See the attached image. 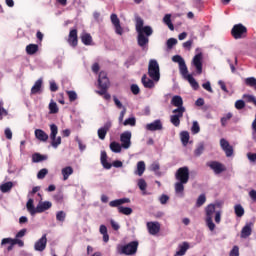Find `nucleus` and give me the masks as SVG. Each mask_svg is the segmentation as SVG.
<instances>
[{
    "label": "nucleus",
    "mask_w": 256,
    "mask_h": 256,
    "mask_svg": "<svg viewBox=\"0 0 256 256\" xmlns=\"http://www.w3.org/2000/svg\"><path fill=\"white\" fill-rule=\"evenodd\" d=\"M135 29L138 33L137 43L139 47L145 49L149 45V37L153 35V28L151 26H145V21L141 17H136Z\"/></svg>",
    "instance_id": "1"
},
{
    "label": "nucleus",
    "mask_w": 256,
    "mask_h": 256,
    "mask_svg": "<svg viewBox=\"0 0 256 256\" xmlns=\"http://www.w3.org/2000/svg\"><path fill=\"white\" fill-rule=\"evenodd\" d=\"M175 179L178 180L174 184L175 193L178 197L185 195V185L189 183V167H180L175 173Z\"/></svg>",
    "instance_id": "2"
},
{
    "label": "nucleus",
    "mask_w": 256,
    "mask_h": 256,
    "mask_svg": "<svg viewBox=\"0 0 256 256\" xmlns=\"http://www.w3.org/2000/svg\"><path fill=\"white\" fill-rule=\"evenodd\" d=\"M215 204H209L206 207V225L210 231H215V223H221V210H216ZM213 215H215V223H213Z\"/></svg>",
    "instance_id": "3"
},
{
    "label": "nucleus",
    "mask_w": 256,
    "mask_h": 256,
    "mask_svg": "<svg viewBox=\"0 0 256 256\" xmlns=\"http://www.w3.org/2000/svg\"><path fill=\"white\" fill-rule=\"evenodd\" d=\"M148 75L152 81L159 83L161 79V70L159 68V63L157 60H150L148 64Z\"/></svg>",
    "instance_id": "4"
},
{
    "label": "nucleus",
    "mask_w": 256,
    "mask_h": 256,
    "mask_svg": "<svg viewBox=\"0 0 256 256\" xmlns=\"http://www.w3.org/2000/svg\"><path fill=\"white\" fill-rule=\"evenodd\" d=\"M139 247V242L132 241L126 245L118 246L117 251L120 255H135Z\"/></svg>",
    "instance_id": "5"
},
{
    "label": "nucleus",
    "mask_w": 256,
    "mask_h": 256,
    "mask_svg": "<svg viewBox=\"0 0 256 256\" xmlns=\"http://www.w3.org/2000/svg\"><path fill=\"white\" fill-rule=\"evenodd\" d=\"M98 85L101 90H97L98 95H105L107 89H109V77H107V72L101 71L98 76Z\"/></svg>",
    "instance_id": "6"
},
{
    "label": "nucleus",
    "mask_w": 256,
    "mask_h": 256,
    "mask_svg": "<svg viewBox=\"0 0 256 256\" xmlns=\"http://www.w3.org/2000/svg\"><path fill=\"white\" fill-rule=\"evenodd\" d=\"M50 139L52 140V147L57 149L61 145V136L57 137V133H59V128L55 124L50 125Z\"/></svg>",
    "instance_id": "7"
},
{
    "label": "nucleus",
    "mask_w": 256,
    "mask_h": 256,
    "mask_svg": "<svg viewBox=\"0 0 256 256\" xmlns=\"http://www.w3.org/2000/svg\"><path fill=\"white\" fill-rule=\"evenodd\" d=\"M192 67L196 71V75H201L203 73V54H196L192 59Z\"/></svg>",
    "instance_id": "8"
},
{
    "label": "nucleus",
    "mask_w": 256,
    "mask_h": 256,
    "mask_svg": "<svg viewBox=\"0 0 256 256\" xmlns=\"http://www.w3.org/2000/svg\"><path fill=\"white\" fill-rule=\"evenodd\" d=\"M207 167H210L212 171H214L215 175H221L224 171H227V168L223 165V163L219 161H210L207 162Z\"/></svg>",
    "instance_id": "9"
},
{
    "label": "nucleus",
    "mask_w": 256,
    "mask_h": 256,
    "mask_svg": "<svg viewBox=\"0 0 256 256\" xmlns=\"http://www.w3.org/2000/svg\"><path fill=\"white\" fill-rule=\"evenodd\" d=\"M131 131H125L120 135V142L122 145V149H131Z\"/></svg>",
    "instance_id": "10"
},
{
    "label": "nucleus",
    "mask_w": 256,
    "mask_h": 256,
    "mask_svg": "<svg viewBox=\"0 0 256 256\" xmlns=\"http://www.w3.org/2000/svg\"><path fill=\"white\" fill-rule=\"evenodd\" d=\"M172 113L174 114L170 116V122L172 123V125H174V127H179V125H181V118L183 117V114L185 112H183V109H182V110H173Z\"/></svg>",
    "instance_id": "11"
},
{
    "label": "nucleus",
    "mask_w": 256,
    "mask_h": 256,
    "mask_svg": "<svg viewBox=\"0 0 256 256\" xmlns=\"http://www.w3.org/2000/svg\"><path fill=\"white\" fill-rule=\"evenodd\" d=\"M110 20L112 25L114 26L115 33L117 35H123V27H121V20H119L117 14H111Z\"/></svg>",
    "instance_id": "12"
},
{
    "label": "nucleus",
    "mask_w": 256,
    "mask_h": 256,
    "mask_svg": "<svg viewBox=\"0 0 256 256\" xmlns=\"http://www.w3.org/2000/svg\"><path fill=\"white\" fill-rule=\"evenodd\" d=\"M243 33H247V28L242 24H236L232 28V35L234 39H241V37H243Z\"/></svg>",
    "instance_id": "13"
},
{
    "label": "nucleus",
    "mask_w": 256,
    "mask_h": 256,
    "mask_svg": "<svg viewBox=\"0 0 256 256\" xmlns=\"http://www.w3.org/2000/svg\"><path fill=\"white\" fill-rule=\"evenodd\" d=\"M220 147L224 151L226 157L233 156V146L229 145V141L225 138L220 139Z\"/></svg>",
    "instance_id": "14"
},
{
    "label": "nucleus",
    "mask_w": 256,
    "mask_h": 256,
    "mask_svg": "<svg viewBox=\"0 0 256 256\" xmlns=\"http://www.w3.org/2000/svg\"><path fill=\"white\" fill-rule=\"evenodd\" d=\"M253 225V222H247L244 225L240 233L241 239H247L248 237H251V234L253 233Z\"/></svg>",
    "instance_id": "15"
},
{
    "label": "nucleus",
    "mask_w": 256,
    "mask_h": 256,
    "mask_svg": "<svg viewBox=\"0 0 256 256\" xmlns=\"http://www.w3.org/2000/svg\"><path fill=\"white\" fill-rule=\"evenodd\" d=\"M171 105H173L174 107H177L176 109H174V111H181V110H183V112L186 111L185 106H183V98L179 95L172 97Z\"/></svg>",
    "instance_id": "16"
},
{
    "label": "nucleus",
    "mask_w": 256,
    "mask_h": 256,
    "mask_svg": "<svg viewBox=\"0 0 256 256\" xmlns=\"http://www.w3.org/2000/svg\"><path fill=\"white\" fill-rule=\"evenodd\" d=\"M146 227H147L148 233L150 235H157V233H159V231H161V224L157 221L147 222Z\"/></svg>",
    "instance_id": "17"
},
{
    "label": "nucleus",
    "mask_w": 256,
    "mask_h": 256,
    "mask_svg": "<svg viewBox=\"0 0 256 256\" xmlns=\"http://www.w3.org/2000/svg\"><path fill=\"white\" fill-rule=\"evenodd\" d=\"M47 248V234H44L38 241L34 244V249L36 251L43 252Z\"/></svg>",
    "instance_id": "18"
},
{
    "label": "nucleus",
    "mask_w": 256,
    "mask_h": 256,
    "mask_svg": "<svg viewBox=\"0 0 256 256\" xmlns=\"http://www.w3.org/2000/svg\"><path fill=\"white\" fill-rule=\"evenodd\" d=\"M146 131H162L163 130V123L161 120H155L145 126Z\"/></svg>",
    "instance_id": "19"
},
{
    "label": "nucleus",
    "mask_w": 256,
    "mask_h": 256,
    "mask_svg": "<svg viewBox=\"0 0 256 256\" xmlns=\"http://www.w3.org/2000/svg\"><path fill=\"white\" fill-rule=\"evenodd\" d=\"M112 123L111 121H108L104 124L103 127L98 129V137L101 139V141H104L105 137H107V133L109 132V129H111Z\"/></svg>",
    "instance_id": "20"
},
{
    "label": "nucleus",
    "mask_w": 256,
    "mask_h": 256,
    "mask_svg": "<svg viewBox=\"0 0 256 256\" xmlns=\"http://www.w3.org/2000/svg\"><path fill=\"white\" fill-rule=\"evenodd\" d=\"M7 243H12V245H18V247H23L25 245V243L23 242V240L19 239V238H4L1 241V245H7Z\"/></svg>",
    "instance_id": "21"
},
{
    "label": "nucleus",
    "mask_w": 256,
    "mask_h": 256,
    "mask_svg": "<svg viewBox=\"0 0 256 256\" xmlns=\"http://www.w3.org/2000/svg\"><path fill=\"white\" fill-rule=\"evenodd\" d=\"M68 43L71 47H77V43H78L77 29H73L69 32Z\"/></svg>",
    "instance_id": "22"
},
{
    "label": "nucleus",
    "mask_w": 256,
    "mask_h": 256,
    "mask_svg": "<svg viewBox=\"0 0 256 256\" xmlns=\"http://www.w3.org/2000/svg\"><path fill=\"white\" fill-rule=\"evenodd\" d=\"M53 207V204L49 201H40L37 205V213H44V211H47Z\"/></svg>",
    "instance_id": "23"
},
{
    "label": "nucleus",
    "mask_w": 256,
    "mask_h": 256,
    "mask_svg": "<svg viewBox=\"0 0 256 256\" xmlns=\"http://www.w3.org/2000/svg\"><path fill=\"white\" fill-rule=\"evenodd\" d=\"M125 203H131V199L129 198H120L116 200H112L109 202L111 207H121V205H125Z\"/></svg>",
    "instance_id": "24"
},
{
    "label": "nucleus",
    "mask_w": 256,
    "mask_h": 256,
    "mask_svg": "<svg viewBox=\"0 0 256 256\" xmlns=\"http://www.w3.org/2000/svg\"><path fill=\"white\" fill-rule=\"evenodd\" d=\"M141 81L146 89H153V87H155V81L153 79L148 78L147 74H144L142 76Z\"/></svg>",
    "instance_id": "25"
},
{
    "label": "nucleus",
    "mask_w": 256,
    "mask_h": 256,
    "mask_svg": "<svg viewBox=\"0 0 256 256\" xmlns=\"http://www.w3.org/2000/svg\"><path fill=\"white\" fill-rule=\"evenodd\" d=\"M34 133H35V137H36V139H38V141L45 142L49 139V135L42 129H36Z\"/></svg>",
    "instance_id": "26"
},
{
    "label": "nucleus",
    "mask_w": 256,
    "mask_h": 256,
    "mask_svg": "<svg viewBox=\"0 0 256 256\" xmlns=\"http://www.w3.org/2000/svg\"><path fill=\"white\" fill-rule=\"evenodd\" d=\"M145 162L139 161L136 165V170L134 171V175H138V177H143V173H145Z\"/></svg>",
    "instance_id": "27"
},
{
    "label": "nucleus",
    "mask_w": 256,
    "mask_h": 256,
    "mask_svg": "<svg viewBox=\"0 0 256 256\" xmlns=\"http://www.w3.org/2000/svg\"><path fill=\"white\" fill-rule=\"evenodd\" d=\"M178 251L176 252V256H184L187 251H189V242H183L182 244H179Z\"/></svg>",
    "instance_id": "28"
},
{
    "label": "nucleus",
    "mask_w": 256,
    "mask_h": 256,
    "mask_svg": "<svg viewBox=\"0 0 256 256\" xmlns=\"http://www.w3.org/2000/svg\"><path fill=\"white\" fill-rule=\"evenodd\" d=\"M72 173H73V167H71V166L64 167L61 170V174L63 176V181H67V179H69V177H71Z\"/></svg>",
    "instance_id": "29"
},
{
    "label": "nucleus",
    "mask_w": 256,
    "mask_h": 256,
    "mask_svg": "<svg viewBox=\"0 0 256 256\" xmlns=\"http://www.w3.org/2000/svg\"><path fill=\"white\" fill-rule=\"evenodd\" d=\"M27 211L30 213V215H35L37 213V206L35 208V205H33V199H29L26 203Z\"/></svg>",
    "instance_id": "30"
},
{
    "label": "nucleus",
    "mask_w": 256,
    "mask_h": 256,
    "mask_svg": "<svg viewBox=\"0 0 256 256\" xmlns=\"http://www.w3.org/2000/svg\"><path fill=\"white\" fill-rule=\"evenodd\" d=\"M123 146L118 142H111L110 143V150L112 153H121Z\"/></svg>",
    "instance_id": "31"
},
{
    "label": "nucleus",
    "mask_w": 256,
    "mask_h": 256,
    "mask_svg": "<svg viewBox=\"0 0 256 256\" xmlns=\"http://www.w3.org/2000/svg\"><path fill=\"white\" fill-rule=\"evenodd\" d=\"M37 51H39V46L37 44H29L26 46V53L28 55H35Z\"/></svg>",
    "instance_id": "32"
},
{
    "label": "nucleus",
    "mask_w": 256,
    "mask_h": 256,
    "mask_svg": "<svg viewBox=\"0 0 256 256\" xmlns=\"http://www.w3.org/2000/svg\"><path fill=\"white\" fill-rule=\"evenodd\" d=\"M163 23L167 25V27L170 29V31H175V26H173V23L171 22V14H166L163 18Z\"/></svg>",
    "instance_id": "33"
},
{
    "label": "nucleus",
    "mask_w": 256,
    "mask_h": 256,
    "mask_svg": "<svg viewBox=\"0 0 256 256\" xmlns=\"http://www.w3.org/2000/svg\"><path fill=\"white\" fill-rule=\"evenodd\" d=\"M179 71L183 79H186L187 77H189V75H191V74H188L189 70L187 69V64H185V62L179 65Z\"/></svg>",
    "instance_id": "34"
},
{
    "label": "nucleus",
    "mask_w": 256,
    "mask_h": 256,
    "mask_svg": "<svg viewBox=\"0 0 256 256\" xmlns=\"http://www.w3.org/2000/svg\"><path fill=\"white\" fill-rule=\"evenodd\" d=\"M43 85V80L42 79H38L35 84L33 85L32 89H31V93L33 95H35V93H39V91H41V86Z\"/></svg>",
    "instance_id": "35"
},
{
    "label": "nucleus",
    "mask_w": 256,
    "mask_h": 256,
    "mask_svg": "<svg viewBox=\"0 0 256 256\" xmlns=\"http://www.w3.org/2000/svg\"><path fill=\"white\" fill-rule=\"evenodd\" d=\"M203 151H205V143L200 142L194 151V155L196 157H201V155H203Z\"/></svg>",
    "instance_id": "36"
},
{
    "label": "nucleus",
    "mask_w": 256,
    "mask_h": 256,
    "mask_svg": "<svg viewBox=\"0 0 256 256\" xmlns=\"http://www.w3.org/2000/svg\"><path fill=\"white\" fill-rule=\"evenodd\" d=\"M235 215L238 217H243L245 215V208L241 204H236L234 206Z\"/></svg>",
    "instance_id": "37"
},
{
    "label": "nucleus",
    "mask_w": 256,
    "mask_h": 256,
    "mask_svg": "<svg viewBox=\"0 0 256 256\" xmlns=\"http://www.w3.org/2000/svg\"><path fill=\"white\" fill-rule=\"evenodd\" d=\"M81 41L84 45H91L93 38L91 37V34L84 33L81 35Z\"/></svg>",
    "instance_id": "38"
},
{
    "label": "nucleus",
    "mask_w": 256,
    "mask_h": 256,
    "mask_svg": "<svg viewBox=\"0 0 256 256\" xmlns=\"http://www.w3.org/2000/svg\"><path fill=\"white\" fill-rule=\"evenodd\" d=\"M13 189V182H6L0 186V190L2 193H9Z\"/></svg>",
    "instance_id": "39"
},
{
    "label": "nucleus",
    "mask_w": 256,
    "mask_h": 256,
    "mask_svg": "<svg viewBox=\"0 0 256 256\" xmlns=\"http://www.w3.org/2000/svg\"><path fill=\"white\" fill-rule=\"evenodd\" d=\"M186 81H188L191 85V87H193V89L197 90L199 89V83H197V80H195V78H193V75H188L187 78H185Z\"/></svg>",
    "instance_id": "40"
},
{
    "label": "nucleus",
    "mask_w": 256,
    "mask_h": 256,
    "mask_svg": "<svg viewBox=\"0 0 256 256\" xmlns=\"http://www.w3.org/2000/svg\"><path fill=\"white\" fill-rule=\"evenodd\" d=\"M180 139H181V142L184 145V147H186V145L189 143V132L182 131L180 133Z\"/></svg>",
    "instance_id": "41"
},
{
    "label": "nucleus",
    "mask_w": 256,
    "mask_h": 256,
    "mask_svg": "<svg viewBox=\"0 0 256 256\" xmlns=\"http://www.w3.org/2000/svg\"><path fill=\"white\" fill-rule=\"evenodd\" d=\"M49 111L50 114L59 113V107L57 106V102L51 100V102L49 103Z\"/></svg>",
    "instance_id": "42"
},
{
    "label": "nucleus",
    "mask_w": 256,
    "mask_h": 256,
    "mask_svg": "<svg viewBox=\"0 0 256 256\" xmlns=\"http://www.w3.org/2000/svg\"><path fill=\"white\" fill-rule=\"evenodd\" d=\"M123 125L125 127L130 126V127H135V125H137V119H135V117H130L127 118L124 122Z\"/></svg>",
    "instance_id": "43"
},
{
    "label": "nucleus",
    "mask_w": 256,
    "mask_h": 256,
    "mask_svg": "<svg viewBox=\"0 0 256 256\" xmlns=\"http://www.w3.org/2000/svg\"><path fill=\"white\" fill-rule=\"evenodd\" d=\"M137 185L140 191H143V193L145 194V191H147V182L145 181V179L143 178L138 179Z\"/></svg>",
    "instance_id": "44"
},
{
    "label": "nucleus",
    "mask_w": 256,
    "mask_h": 256,
    "mask_svg": "<svg viewBox=\"0 0 256 256\" xmlns=\"http://www.w3.org/2000/svg\"><path fill=\"white\" fill-rule=\"evenodd\" d=\"M245 85L248 87H253L256 90V78L255 77H248L245 79Z\"/></svg>",
    "instance_id": "45"
},
{
    "label": "nucleus",
    "mask_w": 256,
    "mask_h": 256,
    "mask_svg": "<svg viewBox=\"0 0 256 256\" xmlns=\"http://www.w3.org/2000/svg\"><path fill=\"white\" fill-rule=\"evenodd\" d=\"M118 212L122 213V215H131L133 213V209L129 207H118Z\"/></svg>",
    "instance_id": "46"
},
{
    "label": "nucleus",
    "mask_w": 256,
    "mask_h": 256,
    "mask_svg": "<svg viewBox=\"0 0 256 256\" xmlns=\"http://www.w3.org/2000/svg\"><path fill=\"white\" fill-rule=\"evenodd\" d=\"M45 159H47L46 156L37 153L32 156L33 163H40V161H45Z\"/></svg>",
    "instance_id": "47"
},
{
    "label": "nucleus",
    "mask_w": 256,
    "mask_h": 256,
    "mask_svg": "<svg viewBox=\"0 0 256 256\" xmlns=\"http://www.w3.org/2000/svg\"><path fill=\"white\" fill-rule=\"evenodd\" d=\"M66 217H67V213H65V211H58L56 213V219L61 223L65 221Z\"/></svg>",
    "instance_id": "48"
},
{
    "label": "nucleus",
    "mask_w": 256,
    "mask_h": 256,
    "mask_svg": "<svg viewBox=\"0 0 256 256\" xmlns=\"http://www.w3.org/2000/svg\"><path fill=\"white\" fill-rule=\"evenodd\" d=\"M191 131H192L193 135H197V133H199V131H201V127L199 126V122L193 121Z\"/></svg>",
    "instance_id": "49"
},
{
    "label": "nucleus",
    "mask_w": 256,
    "mask_h": 256,
    "mask_svg": "<svg viewBox=\"0 0 256 256\" xmlns=\"http://www.w3.org/2000/svg\"><path fill=\"white\" fill-rule=\"evenodd\" d=\"M68 97H69V101L73 102V101H77V92L70 90V91H66Z\"/></svg>",
    "instance_id": "50"
},
{
    "label": "nucleus",
    "mask_w": 256,
    "mask_h": 256,
    "mask_svg": "<svg viewBox=\"0 0 256 256\" xmlns=\"http://www.w3.org/2000/svg\"><path fill=\"white\" fill-rule=\"evenodd\" d=\"M172 61L174 63H178V65H183L185 63V59H183V57H181L180 55L173 56Z\"/></svg>",
    "instance_id": "51"
},
{
    "label": "nucleus",
    "mask_w": 256,
    "mask_h": 256,
    "mask_svg": "<svg viewBox=\"0 0 256 256\" xmlns=\"http://www.w3.org/2000/svg\"><path fill=\"white\" fill-rule=\"evenodd\" d=\"M206 201H207V198L205 197V194H201V195L198 197L197 201H196V205H197L198 207H201Z\"/></svg>",
    "instance_id": "52"
},
{
    "label": "nucleus",
    "mask_w": 256,
    "mask_h": 256,
    "mask_svg": "<svg viewBox=\"0 0 256 256\" xmlns=\"http://www.w3.org/2000/svg\"><path fill=\"white\" fill-rule=\"evenodd\" d=\"M176 44H177V39L175 38H169L166 42L168 49H173V47H175Z\"/></svg>",
    "instance_id": "53"
},
{
    "label": "nucleus",
    "mask_w": 256,
    "mask_h": 256,
    "mask_svg": "<svg viewBox=\"0 0 256 256\" xmlns=\"http://www.w3.org/2000/svg\"><path fill=\"white\" fill-rule=\"evenodd\" d=\"M47 173H49V170H47L46 168L41 169L37 174V179H45Z\"/></svg>",
    "instance_id": "54"
},
{
    "label": "nucleus",
    "mask_w": 256,
    "mask_h": 256,
    "mask_svg": "<svg viewBox=\"0 0 256 256\" xmlns=\"http://www.w3.org/2000/svg\"><path fill=\"white\" fill-rule=\"evenodd\" d=\"M246 157L250 161V163H256V153L248 152L246 154Z\"/></svg>",
    "instance_id": "55"
},
{
    "label": "nucleus",
    "mask_w": 256,
    "mask_h": 256,
    "mask_svg": "<svg viewBox=\"0 0 256 256\" xmlns=\"http://www.w3.org/2000/svg\"><path fill=\"white\" fill-rule=\"evenodd\" d=\"M229 256H239V246H233L229 253Z\"/></svg>",
    "instance_id": "56"
},
{
    "label": "nucleus",
    "mask_w": 256,
    "mask_h": 256,
    "mask_svg": "<svg viewBox=\"0 0 256 256\" xmlns=\"http://www.w3.org/2000/svg\"><path fill=\"white\" fill-rule=\"evenodd\" d=\"M202 87L209 93H213V88L211 87V82L208 81V82L202 84Z\"/></svg>",
    "instance_id": "57"
},
{
    "label": "nucleus",
    "mask_w": 256,
    "mask_h": 256,
    "mask_svg": "<svg viewBox=\"0 0 256 256\" xmlns=\"http://www.w3.org/2000/svg\"><path fill=\"white\" fill-rule=\"evenodd\" d=\"M236 109H244L245 108V101L243 100H237L235 102Z\"/></svg>",
    "instance_id": "58"
},
{
    "label": "nucleus",
    "mask_w": 256,
    "mask_h": 256,
    "mask_svg": "<svg viewBox=\"0 0 256 256\" xmlns=\"http://www.w3.org/2000/svg\"><path fill=\"white\" fill-rule=\"evenodd\" d=\"M4 133H5L6 139H9V140L13 139V132L11 131V128H6Z\"/></svg>",
    "instance_id": "59"
},
{
    "label": "nucleus",
    "mask_w": 256,
    "mask_h": 256,
    "mask_svg": "<svg viewBox=\"0 0 256 256\" xmlns=\"http://www.w3.org/2000/svg\"><path fill=\"white\" fill-rule=\"evenodd\" d=\"M131 91L133 95H139V91H140L139 86L137 84H132Z\"/></svg>",
    "instance_id": "60"
},
{
    "label": "nucleus",
    "mask_w": 256,
    "mask_h": 256,
    "mask_svg": "<svg viewBox=\"0 0 256 256\" xmlns=\"http://www.w3.org/2000/svg\"><path fill=\"white\" fill-rule=\"evenodd\" d=\"M125 113H127V108L123 107L122 111L120 112L119 118H118L119 123H123Z\"/></svg>",
    "instance_id": "61"
},
{
    "label": "nucleus",
    "mask_w": 256,
    "mask_h": 256,
    "mask_svg": "<svg viewBox=\"0 0 256 256\" xmlns=\"http://www.w3.org/2000/svg\"><path fill=\"white\" fill-rule=\"evenodd\" d=\"M159 201L161 205H165L167 201H169V196L163 194L162 196H160Z\"/></svg>",
    "instance_id": "62"
},
{
    "label": "nucleus",
    "mask_w": 256,
    "mask_h": 256,
    "mask_svg": "<svg viewBox=\"0 0 256 256\" xmlns=\"http://www.w3.org/2000/svg\"><path fill=\"white\" fill-rule=\"evenodd\" d=\"M192 45H193V40H188L183 43L184 49H188V51L191 50Z\"/></svg>",
    "instance_id": "63"
},
{
    "label": "nucleus",
    "mask_w": 256,
    "mask_h": 256,
    "mask_svg": "<svg viewBox=\"0 0 256 256\" xmlns=\"http://www.w3.org/2000/svg\"><path fill=\"white\" fill-rule=\"evenodd\" d=\"M249 197L252 199V201L256 202V190H251L249 192Z\"/></svg>",
    "instance_id": "64"
}]
</instances>
